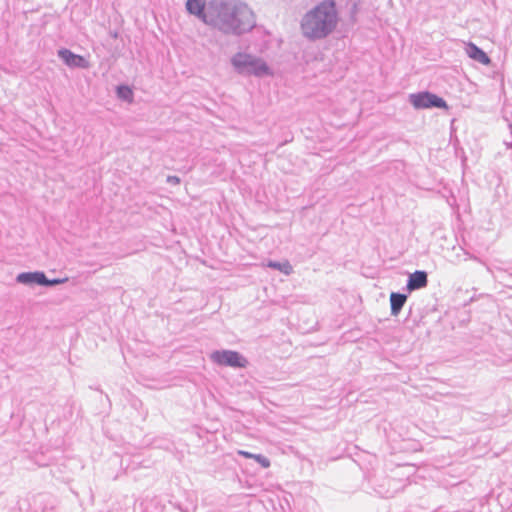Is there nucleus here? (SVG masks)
<instances>
[{"label":"nucleus","mask_w":512,"mask_h":512,"mask_svg":"<svg viewBox=\"0 0 512 512\" xmlns=\"http://www.w3.org/2000/svg\"><path fill=\"white\" fill-rule=\"evenodd\" d=\"M205 24L225 35L240 36L255 24L253 11L238 0H211L207 4Z\"/></svg>","instance_id":"nucleus-1"},{"label":"nucleus","mask_w":512,"mask_h":512,"mask_svg":"<svg viewBox=\"0 0 512 512\" xmlns=\"http://www.w3.org/2000/svg\"><path fill=\"white\" fill-rule=\"evenodd\" d=\"M338 22L339 15L334 1L324 0L303 15L300 29L306 39L316 41L333 33Z\"/></svg>","instance_id":"nucleus-2"},{"label":"nucleus","mask_w":512,"mask_h":512,"mask_svg":"<svg viewBox=\"0 0 512 512\" xmlns=\"http://www.w3.org/2000/svg\"><path fill=\"white\" fill-rule=\"evenodd\" d=\"M231 64L241 75L263 77L271 75V69L264 60L247 53H236L231 58Z\"/></svg>","instance_id":"nucleus-3"},{"label":"nucleus","mask_w":512,"mask_h":512,"mask_svg":"<svg viewBox=\"0 0 512 512\" xmlns=\"http://www.w3.org/2000/svg\"><path fill=\"white\" fill-rule=\"evenodd\" d=\"M16 281L18 284L25 286H55L59 284H63L68 281L67 278H53L49 279L46 277L44 272L35 271V272H24L20 273L16 277Z\"/></svg>","instance_id":"nucleus-4"},{"label":"nucleus","mask_w":512,"mask_h":512,"mask_svg":"<svg viewBox=\"0 0 512 512\" xmlns=\"http://www.w3.org/2000/svg\"><path fill=\"white\" fill-rule=\"evenodd\" d=\"M409 101L416 109H426L431 107L447 109L446 101L430 92H420L409 95Z\"/></svg>","instance_id":"nucleus-5"},{"label":"nucleus","mask_w":512,"mask_h":512,"mask_svg":"<svg viewBox=\"0 0 512 512\" xmlns=\"http://www.w3.org/2000/svg\"><path fill=\"white\" fill-rule=\"evenodd\" d=\"M211 358L220 365L245 367L247 364L246 359L234 351H216L211 355Z\"/></svg>","instance_id":"nucleus-6"},{"label":"nucleus","mask_w":512,"mask_h":512,"mask_svg":"<svg viewBox=\"0 0 512 512\" xmlns=\"http://www.w3.org/2000/svg\"><path fill=\"white\" fill-rule=\"evenodd\" d=\"M59 58L71 68H88V61L81 55L73 53L71 50L62 48L58 50Z\"/></svg>","instance_id":"nucleus-7"},{"label":"nucleus","mask_w":512,"mask_h":512,"mask_svg":"<svg viewBox=\"0 0 512 512\" xmlns=\"http://www.w3.org/2000/svg\"><path fill=\"white\" fill-rule=\"evenodd\" d=\"M465 52L468 57L483 65H488L491 62L488 55L472 42L466 45Z\"/></svg>","instance_id":"nucleus-8"},{"label":"nucleus","mask_w":512,"mask_h":512,"mask_svg":"<svg viewBox=\"0 0 512 512\" xmlns=\"http://www.w3.org/2000/svg\"><path fill=\"white\" fill-rule=\"evenodd\" d=\"M186 9L190 14L197 16L205 23V15L207 14L205 0H187Z\"/></svg>","instance_id":"nucleus-9"},{"label":"nucleus","mask_w":512,"mask_h":512,"mask_svg":"<svg viewBox=\"0 0 512 512\" xmlns=\"http://www.w3.org/2000/svg\"><path fill=\"white\" fill-rule=\"evenodd\" d=\"M427 284V273L425 271H415L410 274L407 280L406 288H422Z\"/></svg>","instance_id":"nucleus-10"},{"label":"nucleus","mask_w":512,"mask_h":512,"mask_svg":"<svg viewBox=\"0 0 512 512\" xmlns=\"http://www.w3.org/2000/svg\"><path fill=\"white\" fill-rule=\"evenodd\" d=\"M407 296L401 293H391L390 295V303H391V312L393 315H397L404 303L406 302Z\"/></svg>","instance_id":"nucleus-11"},{"label":"nucleus","mask_w":512,"mask_h":512,"mask_svg":"<svg viewBox=\"0 0 512 512\" xmlns=\"http://www.w3.org/2000/svg\"><path fill=\"white\" fill-rule=\"evenodd\" d=\"M117 96L118 98L132 102L133 101V91L130 87L126 85H121L117 87Z\"/></svg>","instance_id":"nucleus-12"},{"label":"nucleus","mask_w":512,"mask_h":512,"mask_svg":"<svg viewBox=\"0 0 512 512\" xmlns=\"http://www.w3.org/2000/svg\"><path fill=\"white\" fill-rule=\"evenodd\" d=\"M268 267L277 269L286 275H289L292 272V266L288 261H283V262L270 261L268 263Z\"/></svg>","instance_id":"nucleus-13"},{"label":"nucleus","mask_w":512,"mask_h":512,"mask_svg":"<svg viewBox=\"0 0 512 512\" xmlns=\"http://www.w3.org/2000/svg\"><path fill=\"white\" fill-rule=\"evenodd\" d=\"M253 459H255L264 468H268L270 466L269 459L262 455H255L253 456Z\"/></svg>","instance_id":"nucleus-14"},{"label":"nucleus","mask_w":512,"mask_h":512,"mask_svg":"<svg viewBox=\"0 0 512 512\" xmlns=\"http://www.w3.org/2000/svg\"><path fill=\"white\" fill-rule=\"evenodd\" d=\"M167 182L173 185H178L180 183V178L177 176H168Z\"/></svg>","instance_id":"nucleus-15"},{"label":"nucleus","mask_w":512,"mask_h":512,"mask_svg":"<svg viewBox=\"0 0 512 512\" xmlns=\"http://www.w3.org/2000/svg\"><path fill=\"white\" fill-rule=\"evenodd\" d=\"M238 453L245 458H253V456H255V454H251V453H249L247 451H243V450L238 451Z\"/></svg>","instance_id":"nucleus-16"}]
</instances>
